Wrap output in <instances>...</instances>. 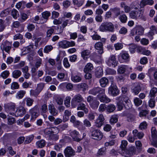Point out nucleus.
<instances>
[{
	"label": "nucleus",
	"mask_w": 157,
	"mask_h": 157,
	"mask_svg": "<svg viewBox=\"0 0 157 157\" xmlns=\"http://www.w3.org/2000/svg\"><path fill=\"white\" fill-rule=\"evenodd\" d=\"M100 31L102 32L109 31L113 32L114 31L113 25L111 22H107L102 23L99 27Z\"/></svg>",
	"instance_id": "obj_1"
},
{
	"label": "nucleus",
	"mask_w": 157,
	"mask_h": 157,
	"mask_svg": "<svg viewBox=\"0 0 157 157\" xmlns=\"http://www.w3.org/2000/svg\"><path fill=\"white\" fill-rule=\"evenodd\" d=\"M90 131L92 139L97 140H101L102 138L103 134L100 130L94 129L92 127L90 128Z\"/></svg>",
	"instance_id": "obj_2"
},
{
	"label": "nucleus",
	"mask_w": 157,
	"mask_h": 157,
	"mask_svg": "<svg viewBox=\"0 0 157 157\" xmlns=\"http://www.w3.org/2000/svg\"><path fill=\"white\" fill-rule=\"evenodd\" d=\"M105 93V89L99 87L93 88L89 91V93L94 95H97L98 98L100 96L103 94Z\"/></svg>",
	"instance_id": "obj_3"
},
{
	"label": "nucleus",
	"mask_w": 157,
	"mask_h": 157,
	"mask_svg": "<svg viewBox=\"0 0 157 157\" xmlns=\"http://www.w3.org/2000/svg\"><path fill=\"white\" fill-rule=\"evenodd\" d=\"M83 100V98L80 94H78L75 95L71 100V106L73 108L76 107Z\"/></svg>",
	"instance_id": "obj_4"
},
{
	"label": "nucleus",
	"mask_w": 157,
	"mask_h": 157,
	"mask_svg": "<svg viewBox=\"0 0 157 157\" xmlns=\"http://www.w3.org/2000/svg\"><path fill=\"white\" fill-rule=\"evenodd\" d=\"M136 153V149L135 146H131L123 150V153L125 156L130 157L135 155Z\"/></svg>",
	"instance_id": "obj_5"
},
{
	"label": "nucleus",
	"mask_w": 157,
	"mask_h": 157,
	"mask_svg": "<svg viewBox=\"0 0 157 157\" xmlns=\"http://www.w3.org/2000/svg\"><path fill=\"white\" fill-rule=\"evenodd\" d=\"M4 107L6 112L10 115L14 116L15 111V105L14 104H6L4 105Z\"/></svg>",
	"instance_id": "obj_6"
},
{
	"label": "nucleus",
	"mask_w": 157,
	"mask_h": 157,
	"mask_svg": "<svg viewBox=\"0 0 157 157\" xmlns=\"http://www.w3.org/2000/svg\"><path fill=\"white\" fill-rule=\"evenodd\" d=\"M119 92L117 86L113 84H112L109 88L108 93L113 96H117L119 94Z\"/></svg>",
	"instance_id": "obj_7"
},
{
	"label": "nucleus",
	"mask_w": 157,
	"mask_h": 157,
	"mask_svg": "<svg viewBox=\"0 0 157 157\" xmlns=\"http://www.w3.org/2000/svg\"><path fill=\"white\" fill-rule=\"evenodd\" d=\"M70 135L72 138L74 140L79 142L82 140V138L79 132L76 130H70L69 131Z\"/></svg>",
	"instance_id": "obj_8"
},
{
	"label": "nucleus",
	"mask_w": 157,
	"mask_h": 157,
	"mask_svg": "<svg viewBox=\"0 0 157 157\" xmlns=\"http://www.w3.org/2000/svg\"><path fill=\"white\" fill-rule=\"evenodd\" d=\"M75 45V43L74 41H69L66 40H64L59 42L60 47L63 48L74 46Z\"/></svg>",
	"instance_id": "obj_9"
},
{
	"label": "nucleus",
	"mask_w": 157,
	"mask_h": 157,
	"mask_svg": "<svg viewBox=\"0 0 157 157\" xmlns=\"http://www.w3.org/2000/svg\"><path fill=\"white\" fill-rule=\"evenodd\" d=\"M106 62L109 67L112 66L115 67L117 65V63L116 60L115 56L113 55H111Z\"/></svg>",
	"instance_id": "obj_10"
},
{
	"label": "nucleus",
	"mask_w": 157,
	"mask_h": 157,
	"mask_svg": "<svg viewBox=\"0 0 157 157\" xmlns=\"http://www.w3.org/2000/svg\"><path fill=\"white\" fill-rule=\"evenodd\" d=\"M141 87L139 83H134L132 86L131 91L135 95H137L141 91Z\"/></svg>",
	"instance_id": "obj_11"
},
{
	"label": "nucleus",
	"mask_w": 157,
	"mask_h": 157,
	"mask_svg": "<svg viewBox=\"0 0 157 157\" xmlns=\"http://www.w3.org/2000/svg\"><path fill=\"white\" fill-rule=\"evenodd\" d=\"M64 153L66 157H71L75 155V152L71 147H67L64 150Z\"/></svg>",
	"instance_id": "obj_12"
},
{
	"label": "nucleus",
	"mask_w": 157,
	"mask_h": 157,
	"mask_svg": "<svg viewBox=\"0 0 157 157\" xmlns=\"http://www.w3.org/2000/svg\"><path fill=\"white\" fill-rule=\"evenodd\" d=\"M32 117L33 118H36L39 115V109L38 106H35L29 110Z\"/></svg>",
	"instance_id": "obj_13"
},
{
	"label": "nucleus",
	"mask_w": 157,
	"mask_h": 157,
	"mask_svg": "<svg viewBox=\"0 0 157 157\" xmlns=\"http://www.w3.org/2000/svg\"><path fill=\"white\" fill-rule=\"evenodd\" d=\"M105 119L102 114H100L95 122L96 127L100 128L101 127L104 123Z\"/></svg>",
	"instance_id": "obj_14"
},
{
	"label": "nucleus",
	"mask_w": 157,
	"mask_h": 157,
	"mask_svg": "<svg viewBox=\"0 0 157 157\" xmlns=\"http://www.w3.org/2000/svg\"><path fill=\"white\" fill-rule=\"evenodd\" d=\"M71 80L74 82H78L82 80V76L79 73L77 74L72 73L71 76Z\"/></svg>",
	"instance_id": "obj_15"
},
{
	"label": "nucleus",
	"mask_w": 157,
	"mask_h": 157,
	"mask_svg": "<svg viewBox=\"0 0 157 157\" xmlns=\"http://www.w3.org/2000/svg\"><path fill=\"white\" fill-rule=\"evenodd\" d=\"M26 113L25 108L22 106L20 107L17 109L16 111L14 113V115L16 117L22 116Z\"/></svg>",
	"instance_id": "obj_16"
},
{
	"label": "nucleus",
	"mask_w": 157,
	"mask_h": 157,
	"mask_svg": "<svg viewBox=\"0 0 157 157\" xmlns=\"http://www.w3.org/2000/svg\"><path fill=\"white\" fill-rule=\"evenodd\" d=\"M94 47L95 49L98 50V53L101 54L103 53V44L102 42H97L95 44Z\"/></svg>",
	"instance_id": "obj_17"
},
{
	"label": "nucleus",
	"mask_w": 157,
	"mask_h": 157,
	"mask_svg": "<svg viewBox=\"0 0 157 157\" xmlns=\"http://www.w3.org/2000/svg\"><path fill=\"white\" fill-rule=\"evenodd\" d=\"M150 30L148 33L147 35L151 39L153 38V36L155 34V32L157 33V29L155 26L152 25L150 27Z\"/></svg>",
	"instance_id": "obj_18"
},
{
	"label": "nucleus",
	"mask_w": 157,
	"mask_h": 157,
	"mask_svg": "<svg viewBox=\"0 0 157 157\" xmlns=\"http://www.w3.org/2000/svg\"><path fill=\"white\" fill-rule=\"evenodd\" d=\"M48 110L50 113L53 116H55L58 114V111L52 104H49L48 106Z\"/></svg>",
	"instance_id": "obj_19"
},
{
	"label": "nucleus",
	"mask_w": 157,
	"mask_h": 157,
	"mask_svg": "<svg viewBox=\"0 0 157 157\" xmlns=\"http://www.w3.org/2000/svg\"><path fill=\"white\" fill-rule=\"evenodd\" d=\"M154 3L152 0H142L141 1L140 5L141 7H143L146 5H152Z\"/></svg>",
	"instance_id": "obj_20"
},
{
	"label": "nucleus",
	"mask_w": 157,
	"mask_h": 157,
	"mask_svg": "<svg viewBox=\"0 0 157 157\" xmlns=\"http://www.w3.org/2000/svg\"><path fill=\"white\" fill-rule=\"evenodd\" d=\"M56 127H52L47 128L44 130V133L46 135H52L55 132Z\"/></svg>",
	"instance_id": "obj_21"
},
{
	"label": "nucleus",
	"mask_w": 157,
	"mask_h": 157,
	"mask_svg": "<svg viewBox=\"0 0 157 157\" xmlns=\"http://www.w3.org/2000/svg\"><path fill=\"white\" fill-rule=\"evenodd\" d=\"M100 85L102 87H105L109 83L108 79L106 77H102L99 81Z\"/></svg>",
	"instance_id": "obj_22"
},
{
	"label": "nucleus",
	"mask_w": 157,
	"mask_h": 157,
	"mask_svg": "<svg viewBox=\"0 0 157 157\" xmlns=\"http://www.w3.org/2000/svg\"><path fill=\"white\" fill-rule=\"evenodd\" d=\"M77 109L78 110H82L84 111L86 114L88 113L89 110L86 107V105L83 103H79L78 105Z\"/></svg>",
	"instance_id": "obj_23"
},
{
	"label": "nucleus",
	"mask_w": 157,
	"mask_h": 157,
	"mask_svg": "<svg viewBox=\"0 0 157 157\" xmlns=\"http://www.w3.org/2000/svg\"><path fill=\"white\" fill-rule=\"evenodd\" d=\"M132 133L134 137H137L139 139L142 138L144 136V134L142 132H138L136 129L133 130Z\"/></svg>",
	"instance_id": "obj_24"
},
{
	"label": "nucleus",
	"mask_w": 157,
	"mask_h": 157,
	"mask_svg": "<svg viewBox=\"0 0 157 157\" xmlns=\"http://www.w3.org/2000/svg\"><path fill=\"white\" fill-rule=\"evenodd\" d=\"M98 98L101 102L107 103L110 101V99L106 97L105 93L100 96Z\"/></svg>",
	"instance_id": "obj_25"
},
{
	"label": "nucleus",
	"mask_w": 157,
	"mask_h": 157,
	"mask_svg": "<svg viewBox=\"0 0 157 157\" xmlns=\"http://www.w3.org/2000/svg\"><path fill=\"white\" fill-rule=\"evenodd\" d=\"M136 32V35H142L143 34L144 29L141 26H137L135 28Z\"/></svg>",
	"instance_id": "obj_26"
},
{
	"label": "nucleus",
	"mask_w": 157,
	"mask_h": 157,
	"mask_svg": "<svg viewBox=\"0 0 157 157\" xmlns=\"http://www.w3.org/2000/svg\"><path fill=\"white\" fill-rule=\"evenodd\" d=\"M52 28L54 30V34H59L62 33L63 32V29L60 26H53Z\"/></svg>",
	"instance_id": "obj_27"
},
{
	"label": "nucleus",
	"mask_w": 157,
	"mask_h": 157,
	"mask_svg": "<svg viewBox=\"0 0 157 157\" xmlns=\"http://www.w3.org/2000/svg\"><path fill=\"white\" fill-rule=\"evenodd\" d=\"M128 68V66L125 65H122L118 67L117 70L118 73L120 74H123L126 71V70Z\"/></svg>",
	"instance_id": "obj_28"
},
{
	"label": "nucleus",
	"mask_w": 157,
	"mask_h": 157,
	"mask_svg": "<svg viewBox=\"0 0 157 157\" xmlns=\"http://www.w3.org/2000/svg\"><path fill=\"white\" fill-rule=\"evenodd\" d=\"M33 100L29 97L25 98L23 101V102H24V103L26 102V105L28 106H31L33 103Z\"/></svg>",
	"instance_id": "obj_29"
},
{
	"label": "nucleus",
	"mask_w": 157,
	"mask_h": 157,
	"mask_svg": "<svg viewBox=\"0 0 157 157\" xmlns=\"http://www.w3.org/2000/svg\"><path fill=\"white\" fill-rule=\"evenodd\" d=\"M93 68V64L90 63H88L85 66L84 69V71L85 73L89 72L91 71Z\"/></svg>",
	"instance_id": "obj_30"
},
{
	"label": "nucleus",
	"mask_w": 157,
	"mask_h": 157,
	"mask_svg": "<svg viewBox=\"0 0 157 157\" xmlns=\"http://www.w3.org/2000/svg\"><path fill=\"white\" fill-rule=\"evenodd\" d=\"M99 103L95 99L90 104V107L93 109H97Z\"/></svg>",
	"instance_id": "obj_31"
},
{
	"label": "nucleus",
	"mask_w": 157,
	"mask_h": 157,
	"mask_svg": "<svg viewBox=\"0 0 157 157\" xmlns=\"http://www.w3.org/2000/svg\"><path fill=\"white\" fill-rule=\"evenodd\" d=\"M139 13L137 11H132L130 12L129 15L130 17L132 19H138Z\"/></svg>",
	"instance_id": "obj_32"
},
{
	"label": "nucleus",
	"mask_w": 157,
	"mask_h": 157,
	"mask_svg": "<svg viewBox=\"0 0 157 157\" xmlns=\"http://www.w3.org/2000/svg\"><path fill=\"white\" fill-rule=\"evenodd\" d=\"M25 94L26 92L25 91L21 90L17 93L16 97L18 99H21L23 97Z\"/></svg>",
	"instance_id": "obj_33"
},
{
	"label": "nucleus",
	"mask_w": 157,
	"mask_h": 157,
	"mask_svg": "<svg viewBox=\"0 0 157 157\" xmlns=\"http://www.w3.org/2000/svg\"><path fill=\"white\" fill-rule=\"evenodd\" d=\"M157 93V88L155 87H153L150 91L149 97L150 98H155Z\"/></svg>",
	"instance_id": "obj_34"
},
{
	"label": "nucleus",
	"mask_w": 157,
	"mask_h": 157,
	"mask_svg": "<svg viewBox=\"0 0 157 157\" xmlns=\"http://www.w3.org/2000/svg\"><path fill=\"white\" fill-rule=\"evenodd\" d=\"M154 80L150 78V82L151 85L152 86L153 84L157 85V71H155L154 73Z\"/></svg>",
	"instance_id": "obj_35"
},
{
	"label": "nucleus",
	"mask_w": 157,
	"mask_h": 157,
	"mask_svg": "<svg viewBox=\"0 0 157 157\" xmlns=\"http://www.w3.org/2000/svg\"><path fill=\"white\" fill-rule=\"evenodd\" d=\"M115 109L116 107L113 104H109L106 107L107 111L109 113L113 112Z\"/></svg>",
	"instance_id": "obj_36"
},
{
	"label": "nucleus",
	"mask_w": 157,
	"mask_h": 157,
	"mask_svg": "<svg viewBox=\"0 0 157 157\" xmlns=\"http://www.w3.org/2000/svg\"><path fill=\"white\" fill-rule=\"evenodd\" d=\"M119 19L121 23H124L126 22L128 18L126 15L125 14H124L120 15L119 17Z\"/></svg>",
	"instance_id": "obj_37"
},
{
	"label": "nucleus",
	"mask_w": 157,
	"mask_h": 157,
	"mask_svg": "<svg viewBox=\"0 0 157 157\" xmlns=\"http://www.w3.org/2000/svg\"><path fill=\"white\" fill-rule=\"evenodd\" d=\"M36 144L37 147L42 148L45 145V142L44 140H42L37 141L36 143Z\"/></svg>",
	"instance_id": "obj_38"
},
{
	"label": "nucleus",
	"mask_w": 157,
	"mask_h": 157,
	"mask_svg": "<svg viewBox=\"0 0 157 157\" xmlns=\"http://www.w3.org/2000/svg\"><path fill=\"white\" fill-rule=\"evenodd\" d=\"M21 72L20 71L15 70L12 73V76L15 78H17L21 76Z\"/></svg>",
	"instance_id": "obj_39"
},
{
	"label": "nucleus",
	"mask_w": 157,
	"mask_h": 157,
	"mask_svg": "<svg viewBox=\"0 0 157 157\" xmlns=\"http://www.w3.org/2000/svg\"><path fill=\"white\" fill-rule=\"evenodd\" d=\"M133 101L135 105L136 106H140L142 103V101L141 99L137 97L134 98Z\"/></svg>",
	"instance_id": "obj_40"
},
{
	"label": "nucleus",
	"mask_w": 157,
	"mask_h": 157,
	"mask_svg": "<svg viewBox=\"0 0 157 157\" xmlns=\"http://www.w3.org/2000/svg\"><path fill=\"white\" fill-rule=\"evenodd\" d=\"M11 15L15 19H17L19 16L18 12L16 9H13L11 11Z\"/></svg>",
	"instance_id": "obj_41"
},
{
	"label": "nucleus",
	"mask_w": 157,
	"mask_h": 157,
	"mask_svg": "<svg viewBox=\"0 0 157 157\" xmlns=\"http://www.w3.org/2000/svg\"><path fill=\"white\" fill-rule=\"evenodd\" d=\"M110 11L114 13L115 15L117 17L120 14V9L117 7L110 9Z\"/></svg>",
	"instance_id": "obj_42"
},
{
	"label": "nucleus",
	"mask_w": 157,
	"mask_h": 157,
	"mask_svg": "<svg viewBox=\"0 0 157 157\" xmlns=\"http://www.w3.org/2000/svg\"><path fill=\"white\" fill-rule=\"evenodd\" d=\"M118 116L117 115H112L110 119V122L111 124H113L118 121Z\"/></svg>",
	"instance_id": "obj_43"
},
{
	"label": "nucleus",
	"mask_w": 157,
	"mask_h": 157,
	"mask_svg": "<svg viewBox=\"0 0 157 157\" xmlns=\"http://www.w3.org/2000/svg\"><path fill=\"white\" fill-rule=\"evenodd\" d=\"M121 98H120L119 101H116L117 102V106L118 109L119 110H121L122 109L123 107L124 106V103H122L121 102L122 101H121Z\"/></svg>",
	"instance_id": "obj_44"
},
{
	"label": "nucleus",
	"mask_w": 157,
	"mask_h": 157,
	"mask_svg": "<svg viewBox=\"0 0 157 157\" xmlns=\"http://www.w3.org/2000/svg\"><path fill=\"white\" fill-rule=\"evenodd\" d=\"M90 54V52L89 50H84L82 52L81 56L84 59H85L87 58V56H89Z\"/></svg>",
	"instance_id": "obj_45"
},
{
	"label": "nucleus",
	"mask_w": 157,
	"mask_h": 157,
	"mask_svg": "<svg viewBox=\"0 0 157 157\" xmlns=\"http://www.w3.org/2000/svg\"><path fill=\"white\" fill-rule=\"evenodd\" d=\"M121 98V101H122L121 102L122 103H124V102H126L127 101V100H129V98H128L127 97V96L125 95H121L119 97H117L116 98V100L117 101H119V99H120V98Z\"/></svg>",
	"instance_id": "obj_46"
},
{
	"label": "nucleus",
	"mask_w": 157,
	"mask_h": 157,
	"mask_svg": "<svg viewBox=\"0 0 157 157\" xmlns=\"http://www.w3.org/2000/svg\"><path fill=\"white\" fill-rule=\"evenodd\" d=\"M88 87V85L85 83H82L78 85V88L83 91L86 90Z\"/></svg>",
	"instance_id": "obj_47"
},
{
	"label": "nucleus",
	"mask_w": 157,
	"mask_h": 157,
	"mask_svg": "<svg viewBox=\"0 0 157 157\" xmlns=\"http://www.w3.org/2000/svg\"><path fill=\"white\" fill-rule=\"evenodd\" d=\"M137 46L136 45L132 44L129 45V49L130 52L132 53H135L136 51V49Z\"/></svg>",
	"instance_id": "obj_48"
},
{
	"label": "nucleus",
	"mask_w": 157,
	"mask_h": 157,
	"mask_svg": "<svg viewBox=\"0 0 157 157\" xmlns=\"http://www.w3.org/2000/svg\"><path fill=\"white\" fill-rule=\"evenodd\" d=\"M54 31L53 28H50L48 29L46 31V37L50 38L51 37L52 34L54 33Z\"/></svg>",
	"instance_id": "obj_49"
},
{
	"label": "nucleus",
	"mask_w": 157,
	"mask_h": 157,
	"mask_svg": "<svg viewBox=\"0 0 157 157\" xmlns=\"http://www.w3.org/2000/svg\"><path fill=\"white\" fill-rule=\"evenodd\" d=\"M122 58L126 61H128L129 60V56L128 53L124 52L121 54V55Z\"/></svg>",
	"instance_id": "obj_50"
},
{
	"label": "nucleus",
	"mask_w": 157,
	"mask_h": 157,
	"mask_svg": "<svg viewBox=\"0 0 157 157\" xmlns=\"http://www.w3.org/2000/svg\"><path fill=\"white\" fill-rule=\"evenodd\" d=\"M1 48L2 51L4 50L6 52L9 53L10 51L11 48V47L9 46H6L2 44L1 46Z\"/></svg>",
	"instance_id": "obj_51"
},
{
	"label": "nucleus",
	"mask_w": 157,
	"mask_h": 157,
	"mask_svg": "<svg viewBox=\"0 0 157 157\" xmlns=\"http://www.w3.org/2000/svg\"><path fill=\"white\" fill-rule=\"evenodd\" d=\"M128 144V142L126 140H122L121 142V144L120 146L121 148L122 152L123 151V150H125L126 147Z\"/></svg>",
	"instance_id": "obj_52"
},
{
	"label": "nucleus",
	"mask_w": 157,
	"mask_h": 157,
	"mask_svg": "<svg viewBox=\"0 0 157 157\" xmlns=\"http://www.w3.org/2000/svg\"><path fill=\"white\" fill-rule=\"evenodd\" d=\"M155 98H150V99L148 101L149 106L151 108H153L155 105Z\"/></svg>",
	"instance_id": "obj_53"
},
{
	"label": "nucleus",
	"mask_w": 157,
	"mask_h": 157,
	"mask_svg": "<svg viewBox=\"0 0 157 157\" xmlns=\"http://www.w3.org/2000/svg\"><path fill=\"white\" fill-rule=\"evenodd\" d=\"M151 136L152 140L154 139L157 138V135L156 134L157 131L155 128L153 127L151 129Z\"/></svg>",
	"instance_id": "obj_54"
},
{
	"label": "nucleus",
	"mask_w": 157,
	"mask_h": 157,
	"mask_svg": "<svg viewBox=\"0 0 157 157\" xmlns=\"http://www.w3.org/2000/svg\"><path fill=\"white\" fill-rule=\"evenodd\" d=\"M19 88V85L17 82H14L11 83V88L12 90L17 89H18Z\"/></svg>",
	"instance_id": "obj_55"
},
{
	"label": "nucleus",
	"mask_w": 157,
	"mask_h": 157,
	"mask_svg": "<svg viewBox=\"0 0 157 157\" xmlns=\"http://www.w3.org/2000/svg\"><path fill=\"white\" fill-rule=\"evenodd\" d=\"M7 151L8 152L9 154L12 156H13L14 155L16 154V152L14 151L11 146H9L7 148Z\"/></svg>",
	"instance_id": "obj_56"
},
{
	"label": "nucleus",
	"mask_w": 157,
	"mask_h": 157,
	"mask_svg": "<svg viewBox=\"0 0 157 157\" xmlns=\"http://www.w3.org/2000/svg\"><path fill=\"white\" fill-rule=\"evenodd\" d=\"M106 72L107 74L109 75H115L116 74L115 70L109 68L106 69Z\"/></svg>",
	"instance_id": "obj_57"
},
{
	"label": "nucleus",
	"mask_w": 157,
	"mask_h": 157,
	"mask_svg": "<svg viewBox=\"0 0 157 157\" xmlns=\"http://www.w3.org/2000/svg\"><path fill=\"white\" fill-rule=\"evenodd\" d=\"M34 137V136L33 135L27 136L25 141V143L26 144L30 143L33 139Z\"/></svg>",
	"instance_id": "obj_58"
},
{
	"label": "nucleus",
	"mask_w": 157,
	"mask_h": 157,
	"mask_svg": "<svg viewBox=\"0 0 157 157\" xmlns=\"http://www.w3.org/2000/svg\"><path fill=\"white\" fill-rule=\"evenodd\" d=\"M53 47L51 45L46 46H45L44 48V52L48 53L53 49Z\"/></svg>",
	"instance_id": "obj_59"
},
{
	"label": "nucleus",
	"mask_w": 157,
	"mask_h": 157,
	"mask_svg": "<svg viewBox=\"0 0 157 157\" xmlns=\"http://www.w3.org/2000/svg\"><path fill=\"white\" fill-rule=\"evenodd\" d=\"M42 14L44 19L47 20L48 17L50 16L51 13L49 12L46 11L42 13Z\"/></svg>",
	"instance_id": "obj_60"
},
{
	"label": "nucleus",
	"mask_w": 157,
	"mask_h": 157,
	"mask_svg": "<svg viewBox=\"0 0 157 157\" xmlns=\"http://www.w3.org/2000/svg\"><path fill=\"white\" fill-rule=\"evenodd\" d=\"M106 148L105 147H103L100 149L98 152V154L100 155H103L105 154Z\"/></svg>",
	"instance_id": "obj_61"
},
{
	"label": "nucleus",
	"mask_w": 157,
	"mask_h": 157,
	"mask_svg": "<svg viewBox=\"0 0 157 157\" xmlns=\"http://www.w3.org/2000/svg\"><path fill=\"white\" fill-rule=\"evenodd\" d=\"M30 12L29 11V13L28 12L27 14L24 13H21V18L22 20V22L25 21L28 18V16L29 15Z\"/></svg>",
	"instance_id": "obj_62"
},
{
	"label": "nucleus",
	"mask_w": 157,
	"mask_h": 157,
	"mask_svg": "<svg viewBox=\"0 0 157 157\" xmlns=\"http://www.w3.org/2000/svg\"><path fill=\"white\" fill-rule=\"evenodd\" d=\"M135 144L137 149L139 151H141L142 149V144L140 141H136L135 142Z\"/></svg>",
	"instance_id": "obj_63"
},
{
	"label": "nucleus",
	"mask_w": 157,
	"mask_h": 157,
	"mask_svg": "<svg viewBox=\"0 0 157 157\" xmlns=\"http://www.w3.org/2000/svg\"><path fill=\"white\" fill-rule=\"evenodd\" d=\"M10 73L8 71H3L1 74V76L4 79L6 78L9 75Z\"/></svg>",
	"instance_id": "obj_64"
}]
</instances>
